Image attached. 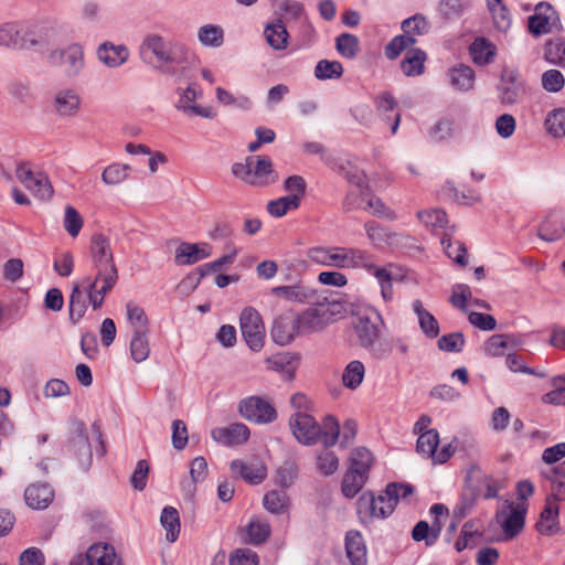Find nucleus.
I'll return each mask as SVG.
<instances>
[{"instance_id":"09e8293b","label":"nucleus","mask_w":565,"mask_h":565,"mask_svg":"<svg viewBox=\"0 0 565 565\" xmlns=\"http://www.w3.org/2000/svg\"><path fill=\"white\" fill-rule=\"evenodd\" d=\"M369 476L363 472L354 471L348 468L342 480V493L344 497L354 498L364 487Z\"/></svg>"},{"instance_id":"a211bd4d","label":"nucleus","mask_w":565,"mask_h":565,"mask_svg":"<svg viewBox=\"0 0 565 565\" xmlns=\"http://www.w3.org/2000/svg\"><path fill=\"white\" fill-rule=\"evenodd\" d=\"M53 109L62 118L76 116L82 109L83 99L75 87H62L54 93Z\"/></svg>"},{"instance_id":"69168bd1","label":"nucleus","mask_w":565,"mask_h":565,"mask_svg":"<svg viewBox=\"0 0 565 565\" xmlns=\"http://www.w3.org/2000/svg\"><path fill=\"white\" fill-rule=\"evenodd\" d=\"M84 225V220L77 210L72 205H66L64 209L63 226L67 234L76 237Z\"/></svg>"},{"instance_id":"052dcab7","label":"nucleus","mask_w":565,"mask_h":565,"mask_svg":"<svg viewBox=\"0 0 565 565\" xmlns=\"http://www.w3.org/2000/svg\"><path fill=\"white\" fill-rule=\"evenodd\" d=\"M438 444V431L436 429H430L429 431H424L418 436L416 448L418 452L433 459L434 455H436Z\"/></svg>"},{"instance_id":"864d4df0","label":"nucleus","mask_w":565,"mask_h":565,"mask_svg":"<svg viewBox=\"0 0 565 565\" xmlns=\"http://www.w3.org/2000/svg\"><path fill=\"white\" fill-rule=\"evenodd\" d=\"M344 68L339 61L320 60L315 67V76L319 81L338 79L343 75Z\"/></svg>"},{"instance_id":"c03bdc74","label":"nucleus","mask_w":565,"mask_h":565,"mask_svg":"<svg viewBox=\"0 0 565 565\" xmlns=\"http://www.w3.org/2000/svg\"><path fill=\"white\" fill-rule=\"evenodd\" d=\"M246 533L252 544L259 545L269 537L271 527L266 519L253 516L247 525Z\"/></svg>"},{"instance_id":"72a5a7b5","label":"nucleus","mask_w":565,"mask_h":565,"mask_svg":"<svg viewBox=\"0 0 565 565\" xmlns=\"http://www.w3.org/2000/svg\"><path fill=\"white\" fill-rule=\"evenodd\" d=\"M542 477L551 483V494L556 502L565 500V468L563 466L551 467L541 471Z\"/></svg>"},{"instance_id":"2f4dec72","label":"nucleus","mask_w":565,"mask_h":565,"mask_svg":"<svg viewBox=\"0 0 565 565\" xmlns=\"http://www.w3.org/2000/svg\"><path fill=\"white\" fill-rule=\"evenodd\" d=\"M86 555L90 565H121L114 546L108 543L93 544Z\"/></svg>"},{"instance_id":"f257e3e1","label":"nucleus","mask_w":565,"mask_h":565,"mask_svg":"<svg viewBox=\"0 0 565 565\" xmlns=\"http://www.w3.org/2000/svg\"><path fill=\"white\" fill-rule=\"evenodd\" d=\"M117 280V269L108 267L105 270L95 271L93 277L86 276L73 282L68 303L70 320L77 323L84 317L88 306L94 311L99 310L106 295L115 287Z\"/></svg>"},{"instance_id":"37998d69","label":"nucleus","mask_w":565,"mask_h":565,"mask_svg":"<svg viewBox=\"0 0 565 565\" xmlns=\"http://www.w3.org/2000/svg\"><path fill=\"white\" fill-rule=\"evenodd\" d=\"M544 127L553 138H565V108L557 107L547 113Z\"/></svg>"},{"instance_id":"5fc2aeb1","label":"nucleus","mask_w":565,"mask_h":565,"mask_svg":"<svg viewBox=\"0 0 565 565\" xmlns=\"http://www.w3.org/2000/svg\"><path fill=\"white\" fill-rule=\"evenodd\" d=\"M335 49L342 57L353 60L360 51V41L354 34L342 33L335 39Z\"/></svg>"},{"instance_id":"423d86ee","label":"nucleus","mask_w":565,"mask_h":565,"mask_svg":"<svg viewBox=\"0 0 565 565\" xmlns=\"http://www.w3.org/2000/svg\"><path fill=\"white\" fill-rule=\"evenodd\" d=\"M51 65L62 67L68 77H78L86 67L85 50L78 42L53 49L47 54Z\"/></svg>"},{"instance_id":"680f3d73","label":"nucleus","mask_w":565,"mask_h":565,"mask_svg":"<svg viewBox=\"0 0 565 565\" xmlns=\"http://www.w3.org/2000/svg\"><path fill=\"white\" fill-rule=\"evenodd\" d=\"M364 365L360 361H351L342 374L343 384L348 388H356L363 381L364 377Z\"/></svg>"},{"instance_id":"5701e85b","label":"nucleus","mask_w":565,"mask_h":565,"mask_svg":"<svg viewBox=\"0 0 565 565\" xmlns=\"http://www.w3.org/2000/svg\"><path fill=\"white\" fill-rule=\"evenodd\" d=\"M397 100L388 92L375 96L374 106L377 115L386 124H391V134L395 135L399 128L401 114L397 110Z\"/></svg>"},{"instance_id":"7ed1b4c3","label":"nucleus","mask_w":565,"mask_h":565,"mask_svg":"<svg viewBox=\"0 0 565 565\" xmlns=\"http://www.w3.org/2000/svg\"><path fill=\"white\" fill-rule=\"evenodd\" d=\"M307 258L316 265L339 269H359L365 265L364 249L342 246H313L306 250Z\"/></svg>"},{"instance_id":"a18cd8bd","label":"nucleus","mask_w":565,"mask_h":565,"mask_svg":"<svg viewBox=\"0 0 565 565\" xmlns=\"http://www.w3.org/2000/svg\"><path fill=\"white\" fill-rule=\"evenodd\" d=\"M425 61L426 53L424 51L419 49H412L406 53L402 61V71L406 76H418L424 72Z\"/></svg>"},{"instance_id":"338daca9","label":"nucleus","mask_w":565,"mask_h":565,"mask_svg":"<svg viewBox=\"0 0 565 565\" xmlns=\"http://www.w3.org/2000/svg\"><path fill=\"white\" fill-rule=\"evenodd\" d=\"M418 220L430 228H444L447 224L446 213L440 209H430L418 211Z\"/></svg>"},{"instance_id":"9b49d317","label":"nucleus","mask_w":565,"mask_h":565,"mask_svg":"<svg viewBox=\"0 0 565 565\" xmlns=\"http://www.w3.org/2000/svg\"><path fill=\"white\" fill-rule=\"evenodd\" d=\"M394 510L392 500H388L384 492L376 498L372 492H364L358 500V514L362 523H367L375 518L385 519Z\"/></svg>"},{"instance_id":"2eb2a0df","label":"nucleus","mask_w":565,"mask_h":565,"mask_svg":"<svg viewBox=\"0 0 565 565\" xmlns=\"http://www.w3.org/2000/svg\"><path fill=\"white\" fill-rule=\"evenodd\" d=\"M527 507L525 503H509L497 513V520L503 530L505 539L511 540L522 532Z\"/></svg>"},{"instance_id":"aec40b11","label":"nucleus","mask_w":565,"mask_h":565,"mask_svg":"<svg viewBox=\"0 0 565 565\" xmlns=\"http://www.w3.org/2000/svg\"><path fill=\"white\" fill-rule=\"evenodd\" d=\"M230 468L235 477H239L250 484H259L267 477L266 466L256 457L246 460L235 459L231 462Z\"/></svg>"},{"instance_id":"4d7b16f0","label":"nucleus","mask_w":565,"mask_h":565,"mask_svg":"<svg viewBox=\"0 0 565 565\" xmlns=\"http://www.w3.org/2000/svg\"><path fill=\"white\" fill-rule=\"evenodd\" d=\"M364 228L367 238L371 241L374 247H382L383 245L391 244L393 237L395 236L388 230L375 222H366L364 224Z\"/></svg>"},{"instance_id":"bf43d9fd","label":"nucleus","mask_w":565,"mask_h":565,"mask_svg":"<svg viewBox=\"0 0 565 565\" xmlns=\"http://www.w3.org/2000/svg\"><path fill=\"white\" fill-rule=\"evenodd\" d=\"M126 316L131 331H148V319L145 310L135 302L126 305Z\"/></svg>"},{"instance_id":"dca6fc26","label":"nucleus","mask_w":565,"mask_h":565,"mask_svg":"<svg viewBox=\"0 0 565 565\" xmlns=\"http://www.w3.org/2000/svg\"><path fill=\"white\" fill-rule=\"evenodd\" d=\"M238 411L245 419L257 424H268L277 417L274 406L258 396L243 399L239 403Z\"/></svg>"},{"instance_id":"6e6d98bb","label":"nucleus","mask_w":565,"mask_h":565,"mask_svg":"<svg viewBox=\"0 0 565 565\" xmlns=\"http://www.w3.org/2000/svg\"><path fill=\"white\" fill-rule=\"evenodd\" d=\"M215 98L223 106L236 107L243 110H248L252 106L250 99L247 96H235L233 93L221 86L215 88Z\"/></svg>"},{"instance_id":"c85d7f7f","label":"nucleus","mask_w":565,"mask_h":565,"mask_svg":"<svg viewBox=\"0 0 565 565\" xmlns=\"http://www.w3.org/2000/svg\"><path fill=\"white\" fill-rule=\"evenodd\" d=\"M446 76L448 84L456 92L467 93L475 86V71L468 65H454L447 71Z\"/></svg>"},{"instance_id":"774afa93","label":"nucleus","mask_w":565,"mask_h":565,"mask_svg":"<svg viewBox=\"0 0 565 565\" xmlns=\"http://www.w3.org/2000/svg\"><path fill=\"white\" fill-rule=\"evenodd\" d=\"M364 210L370 212L372 215L382 217L385 220L394 221L397 218L396 213L387 207L381 199L372 196L370 193L365 200Z\"/></svg>"},{"instance_id":"9d476101","label":"nucleus","mask_w":565,"mask_h":565,"mask_svg":"<svg viewBox=\"0 0 565 565\" xmlns=\"http://www.w3.org/2000/svg\"><path fill=\"white\" fill-rule=\"evenodd\" d=\"M178 99L174 108L186 116H199L205 119L216 117V111L212 106H201L196 100L203 96V90L196 83H190L186 87H179L175 90Z\"/></svg>"},{"instance_id":"603ef678","label":"nucleus","mask_w":565,"mask_h":565,"mask_svg":"<svg viewBox=\"0 0 565 565\" xmlns=\"http://www.w3.org/2000/svg\"><path fill=\"white\" fill-rule=\"evenodd\" d=\"M445 254L451 258L454 262H456L460 266L467 265V258H466V247L463 243L459 241H452L450 237L449 232L447 231L440 241Z\"/></svg>"},{"instance_id":"0e129e2a","label":"nucleus","mask_w":565,"mask_h":565,"mask_svg":"<svg viewBox=\"0 0 565 565\" xmlns=\"http://www.w3.org/2000/svg\"><path fill=\"white\" fill-rule=\"evenodd\" d=\"M454 132V121L449 118H441L429 129L428 137L434 142H444L451 138Z\"/></svg>"},{"instance_id":"de8ad7c7","label":"nucleus","mask_w":565,"mask_h":565,"mask_svg":"<svg viewBox=\"0 0 565 565\" xmlns=\"http://www.w3.org/2000/svg\"><path fill=\"white\" fill-rule=\"evenodd\" d=\"M487 7L495 28L501 32H507L512 24V19L502 0H487Z\"/></svg>"},{"instance_id":"ddd939ff","label":"nucleus","mask_w":565,"mask_h":565,"mask_svg":"<svg viewBox=\"0 0 565 565\" xmlns=\"http://www.w3.org/2000/svg\"><path fill=\"white\" fill-rule=\"evenodd\" d=\"M15 175L17 179L39 199H51L53 188L45 173L34 171L30 163L23 162L17 167Z\"/></svg>"},{"instance_id":"a878e982","label":"nucleus","mask_w":565,"mask_h":565,"mask_svg":"<svg viewBox=\"0 0 565 565\" xmlns=\"http://www.w3.org/2000/svg\"><path fill=\"white\" fill-rule=\"evenodd\" d=\"M212 255V247L207 243H181L175 249L174 262L178 265H193Z\"/></svg>"},{"instance_id":"13d9d810","label":"nucleus","mask_w":565,"mask_h":565,"mask_svg":"<svg viewBox=\"0 0 565 565\" xmlns=\"http://www.w3.org/2000/svg\"><path fill=\"white\" fill-rule=\"evenodd\" d=\"M300 203L297 196H281L279 199L269 201L267 204L268 213L274 217H282L289 211L297 210Z\"/></svg>"},{"instance_id":"ea45409f","label":"nucleus","mask_w":565,"mask_h":565,"mask_svg":"<svg viewBox=\"0 0 565 565\" xmlns=\"http://www.w3.org/2000/svg\"><path fill=\"white\" fill-rule=\"evenodd\" d=\"M349 469L363 472L369 476L374 462V456L370 449L363 446L352 449L349 458Z\"/></svg>"},{"instance_id":"6e6552de","label":"nucleus","mask_w":565,"mask_h":565,"mask_svg":"<svg viewBox=\"0 0 565 565\" xmlns=\"http://www.w3.org/2000/svg\"><path fill=\"white\" fill-rule=\"evenodd\" d=\"M242 337L253 352H260L265 345L266 329L260 313L253 307H246L239 315Z\"/></svg>"},{"instance_id":"c9c22d12","label":"nucleus","mask_w":565,"mask_h":565,"mask_svg":"<svg viewBox=\"0 0 565 565\" xmlns=\"http://www.w3.org/2000/svg\"><path fill=\"white\" fill-rule=\"evenodd\" d=\"M196 36L203 47L218 49L224 44L225 32L221 25L207 23L198 29Z\"/></svg>"},{"instance_id":"4c0bfd02","label":"nucleus","mask_w":565,"mask_h":565,"mask_svg":"<svg viewBox=\"0 0 565 565\" xmlns=\"http://www.w3.org/2000/svg\"><path fill=\"white\" fill-rule=\"evenodd\" d=\"M513 335L493 334L483 344V352L489 356H502L510 349L518 345Z\"/></svg>"},{"instance_id":"49530a36","label":"nucleus","mask_w":565,"mask_h":565,"mask_svg":"<svg viewBox=\"0 0 565 565\" xmlns=\"http://www.w3.org/2000/svg\"><path fill=\"white\" fill-rule=\"evenodd\" d=\"M263 505L271 514H282L289 508L288 494L285 490H271L264 495Z\"/></svg>"},{"instance_id":"4be33fe9","label":"nucleus","mask_w":565,"mask_h":565,"mask_svg":"<svg viewBox=\"0 0 565 565\" xmlns=\"http://www.w3.org/2000/svg\"><path fill=\"white\" fill-rule=\"evenodd\" d=\"M249 436V428L243 423H233L226 427H215L211 431L212 439L226 447L245 444Z\"/></svg>"},{"instance_id":"20e7f679","label":"nucleus","mask_w":565,"mask_h":565,"mask_svg":"<svg viewBox=\"0 0 565 565\" xmlns=\"http://www.w3.org/2000/svg\"><path fill=\"white\" fill-rule=\"evenodd\" d=\"M231 170L235 178L253 186H266L278 180L271 160L263 156L248 157L245 162L234 163Z\"/></svg>"},{"instance_id":"412c9836","label":"nucleus","mask_w":565,"mask_h":565,"mask_svg":"<svg viewBox=\"0 0 565 565\" xmlns=\"http://www.w3.org/2000/svg\"><path fill=\"white\" fill-rule=\"evenodd\" d=\"M270 294L295 303H309L317 298V290L301 280L294 285L273 287Z\"/></svg>"},{"instance_id":"1a4fd4ad","label":"nucleus","mask_w":565,"mask_h":565,"mask_svg":"<svg viewBox=\"0 0 565 565\" xmlns=\"http://www.w3.org/2000/svg\"><path fill=\"white\" fill-rule=\"evenodd\" d=\"M377 323H383V318L373 307L366 306L354 313L352 324L362 347L371 349L375 344L380 337Z\"/></svg>"},{"instance_id":"393cba45","label":"nucleus","mask_w":565,"mask_h":565,"mask_svg":"<svg viewBox=\"0 0 565 565\" xmlns=\"http://www.w3.org/2000/svg\"><path fill=\"white\" fill-rule=\"evenodd\" d=\"M559 507L553 498H546L545 507L535 524L537 532L545 536H553L561 532L558 522Z\"/></svg>"},{"instance_id":"7c9ffc66","label":"nucleus","mask_w":565,"mask_h":565,"mask_svg":"<svg viewBox=\"0 0 565 565\" xmlns=\"http://www.w3.org/2000/svg\"><path fill=\"white\" fill-rule=\"evenodd\" d=\"M54 492L49 484L38 483L25 489L24 499L32 509L42 510L53 501Z\"/></svg>"},{"instance_id":"39448f33","label":"nucleus","mask_w":565,"mask_h":565,"mask_svg":"<svg viewBox=\"0 0 565 565\" xmlns=\"http://www.w3.org/2000/svg\"><path fill=\"white\" fill-rule=\"evenodd\" d=\"M401 28L403 34L393 38L385 46V55L390 60H395L403 51L412 47L417 42L418 36L426 35L429 32L431 25L425 15L417 13L405 19Z\"/></svg>"},{"instance_id":"bb28decb","label":"nucleus","mask_w":565,"mask_h":565,"mask_svg":"<svg viewBox=\"0 0 565 565\" xmlns=\"http://www.w3.org/2000/svg\"><path fill=\"white\" fill-rule=\"evenodd\" d=\"M90 253L95 271L105 270L108 267L117 269L114 263L109 241L103 235H95L92 239Z\"/></svg>"},{"instance_id":"3c124183","label":"nucleus","mask_w":565,"mask_h":565,"mask_svg":"<svg viewBox=\"0 0 565 565\" xmlns=\"http://www.w3.org/2000/svg\"><path fill=\"white\" fill-rule=\"evenodd\" d=\"M340 438V425L338 419L328 415L323 418L322 425L320 426L319 440L329 448L337 444Z\"/></svg>"},{"instance_id":"a19ab883","label":"nucleus","mask_w":565,"mask_h":565,"mask_svg":"<svg viewBox=\"0 0 565 565\" xmlns=\"http://www.w3.org/2000/svg\"><path fill=\"white\" fill-rule=\"evenodd\" d=\"M130 171L131 167L129 164L115 162L103 170L100 178L105 185L116 186L129 178Z\"/></svg>"},{"instance_id":"b1692460","label":"nucleus","mask_w":565,"mask_h":565,"mask_svg":"<svg viewBox=\"0 0 565 565\" xmlns=\"http://www.w3.org/2000/svg\"><path fill=\"white\" fill-rule=\"evenodd\" d=\"M129 55L126 45L114 44L109 41L100 43L96 50L97 60L108 68L120 67L128 61Z\"/></svg>"},{"instance_id":"f8f14e48","label":"nucleus","mask_w":565,"mask_h":565,"mask_svg":"<svg viewBox=\"0 0 565 565\" xmlns=\"http://www.w3.org/2000/svg\"><path fill=\"white\" fill-rule=\"evenodd\" d=\"M561 21L557 11L548 2H539L534 7V13L527 18V29L534 36L551 33L558 30Z\"/></svg>"},{"instance_id":"f704fd0d","label":"nucleus","mask_w":565,"mask_h":565,"mask_svg":"<svg viewBox=\"0 0 565 565\" xmlns=\"http://www.w3.org/2000/svg\"><path fill=\"white\" fill-rule=\"evenodd\" d=\"M412 308L417 317L422 332L429 339L437 338L439 334V324L436 318L424 308L423 302L418 299L412 302Z\"/></svg>"},{"instance_id":"e2e57ef3","label":"nucleus","mask_w":565,"mask_h":565,"mask_svg":"<svg viewBox=\"0 0 565 565\" xmlns=\"http://www.w3.org/2000/svg\"><path fill=\"white\" fill-rule=\"evenodd\" d=\"M468 9V3L463 0H440L438 3V13L446 20L460 18Z\"/></svg>"},{"instance_id":"8fccbe9b","label":"nucleus","mask_w":565,"mask_h":565,"mask_svg":"<svg viewBox=\"0 0 565 565\" xmlns=\"http://www.w3.org/2000/svg\"><path fill=\"white\" fill-rule=\"evenodd\" d=\"M298 362V358L291 353H278L265 360L268 370L290 375Z\"/></svg>"},{"instance_id":"f3484780","label":"nucleus","mask_w":565,"mask_h":565,"mask_svg":"<svg viewBox=\"0 0 565 565\" xmlns=\"http://www.w3.org/2000/svg\"><path fill=\"white\" fill-rule=\"evenodd\" d=\"M499 99L503 105H514L525 94V87L518 71L504 68L498 86Z\"/></svg>"},{"instance_id":"0eeeda50","label":"nucleus","mask_w":565,"mask_h":565,"mask_svg":"<svg viewBox=\"0 0 565 565\" xmlns=\"http://www.w3.org/2000/svg\"><path fill=\"white\" fill-rule=\"evenodd\" d=\"M40 44L35 31L24 22L10 21L0 24V45L29 50Z\"/></svg>"},{"instance_id":"79ce46f5","label":"nucleus","mask_w":565,"mask_h":565,"mask_svg":"<svg viewBox=\"0 0 565 565\" xmlns=\"http://www.w3.org/2000/svg\"><path fill=\"white\" fill-rule=\"evenodd\" d=\"M160 522L166 530V540L173 543L178 540L180 533V515L175 508L166 507L160 516Z\"/></svg>"},{"instance_id":"cd10ccee","label":"nucleus","mask_w":565,"mask_h":565,"mask_svg":"<svg viewBox=\"0 0 565 565\" xmlns=\"http://www.w3.org/2000/svg\"><path fill=\"white\" fill-rule=\"evenodd\" d=\"M266 43L274 51H285L289 45V32L282 19H274L264 28Z\"/></svg>"},{"instance_id":"f03ea898","label":"nucleus","mask_w":565,"mask_h":565,"mask_svg":"<svg viewBox=\"0 0 565 565\" xmlns=\"http://www.w3.org/2000/svg\"><path fill=\"white\" fill-rule=\"evenodd\" d=\"M188 55L185 44L157 33L148 34L139 46L141 61L168 75H174L175 66L185 62Z\"/></svg>"},{"instance_id":"e433bc0d","label":"nucleus","mask_w":565,"mask_h":565,"mask_svg":"<svg viewBox=\"0 0 565 565\" xmlns=\"http://www.w3.org/2000/svg\"><path fill=\"white\" fill-rule=\"evenodd\" d=\"M149 331H131L129 343L130 358L136 363L145 362L150 355Z\"/></svg>"},{"instance_id":"4468645a","label":"nucleus","mask_w":565,"mask_h":565,"mask_svg":"<svg viewBox=\"0 0 565 565\" xmlns=\"http://www.w3.org/2000/svg\"><path fill=\"white\" fill-rule=\"evenodd\" d=\"M335 307H338L335 302L329 303L328 306L321 305L308 308L298 315L296 320L301 334L317 332L326 328L331 322Z\"/></svg>"},{"instance_id":"6ab92c4d","label":"nucleus","mask_w":565,"mask_h":565,"mask_svg":"<svg viewBox=\"0 0 565 565\" xmlns=\"http://www.w3.org/2000/svg\"><path fill=\"white\" fill-rule=\"evenodd\" d=\"M294 436L303 445H312L319 440L320 425L308 413L297 412L290 418Z\"/></svg>"},{"instance_id":"473e14b6","label":"nucleus","mask_w":565,"mask_h":565,"mask_svg":"<svg viewBox=\"0 0 565 565\" xmlns=\"http://www.w3.org/2000/svg\"><path fill=\"white\" fill-rule=\"evenodd\" d=\"M347 556L352 565H366V546L358 531H350L345 535Z\"/></svg>"},{"instance_id":"c756f323","label":"nucleus","mask_w":565,"mask_h":565,"mask_svg":"<svg viewBox=\"0 0 565 565\" xmlns=\"http://www.w3.org/2000/svg\"><path fill=\"white\" fill-rule=\"evenodd\" d=\"M298 334L301 332L297 320L288 317L277 318L270 330L273 341L280 347L289 344Z\"/></svg>"},{"instance_id":"58836bf2","label":"nucleus","mask_w":565,"mask_h":565,"mask_svg":"<svg viewBox=\"0 0 565 565\" xmlns=\"http://www.w3.org/2000/svg\"><path fill=\"white\" fill-rule=\"evenodd\" d=\"M497 49L493 43L484 38H477L469 47V53L473 63L487 65L492 62Z\"/></svg>"}]
</instances>
